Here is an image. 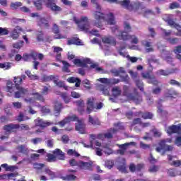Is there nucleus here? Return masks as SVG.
<instances>
[{
  "label": "nucleus",
  "instance_id": "obj_1",
  "mask_svg": "<svg viewBox=\"0 0 181 181\" xmlns=\"http://www.w3.org/2000/svg\"><path fill=\"white\" fill-rule=\"evenodd\" d=\"M92 4H94L96 11L93 13L94 20L92 21V25L97 28H101L103 21H105L107 25H115V18L114 14L110 13L105 15L101 12V6L97 2V0H91Z\"/></svg>",
  "mask_w": 181,
  "mask_h": 181
},
{
  "label": "nucleus",
  "instance_id": "obj_2",
  "mask_svg": "<svg viewBox=\"0 0 181 181\" xmlns=\"http://www.w3.org/2000/svg\"><path fill=\"white\" fill-rule=\"evenodd\" d=\"M25 79H26L25 75H21V76H15L14 83L16 85L12 83V82H8L7 91L8 93H13V91H15V88H16L18 91H16L15 93L16 98H21V97H25V95H28L29 90L19 86V84H22L23 80H25Z\"/></svg>",
  "mask_w": 181,
  "mask_h": 181
},
{
  "label": "nucleus",
  "instance_id": "obj_3",
  "mask_svg": "<svg viewBox=\"0 0 181 181\" xmlns=\"http://www.w3.org/2000/svg\"><path fill=\"white\" fill-rule=\"evenodd\" d=\"M72 21L75 22L76 25H78V28L81 29V30H86V32H89L91 35H94L95 36H98V30H90V23H88V18L86 16H81L80 20L77 19V17L74 16Z\"/></svg>",
  "mask_w": 181,
  "mask_h": 181
},
{
  "label": "nucleus",
  "instance_id": "obj_4",
  "mask_svg": "<svg viewBox=\"0 0 181 181\" xmlns=\"http://www.w3.org/2000/svg\"><path fill=\"white\" fill-rule=\"evenodd\" d=\"M112 32L115 35V36H117V37L122 40H129V39H132V43H134V45H138L139 42L138 37H136L135 35H130L127 32L119 31L117 25L112 27Z\"/></svg>",
  "mask_w": 181,
  "mask_h": 181
},
{
  "label": "nucleus",
  "instance_id": "obj_5",
  "mask_svg": "<svg viewBox=\"0 0 181 181\" xmlns=\"http://www.w3.org/2000/svg\"><path fill=\"white\" fill-rule=\"evenodd\" d=\"M172 144V139H166L161 140L158 143V146L156 148V152H160L161 155H165L166 152H172L173 147L170 145H167L166 143Z\"/></svg>",
  "mask_w": 181,
  "mask_h": 181
},
{
  "label": "nucleus",
  "instance_id": "obj_6",
  "mask_svg": "<svg viewBox=\"0 0 181 181\" xmlns=\"http://www.w3.org/2000/svg\"><path fill=\"white\" fill-rule=\"evenodd\" d=\"M74 63L76 66L78 67H87V64H90V67L92 69H95L98 71H101L103 70L101 68L98 67V64H92L91 60L88 58H86L83 60L81 59H74Z\"/></svg>",
  "mask_w": 181,
  "mask_h": 181
},
{
  "label": "nucleus",
  "instance_id": "obj_7",
  "mask_svg": "<svg viewBox=\"0 0 181 181\" xmlns=\"http://www.w3.org/2000/svg\"><path fill=\"white\" fill-rule=\"evenodd\" d=\"M163 19L165 21L168 22V25L171 26V28H175L178 33L176 34L177 36H181V27L179 25V24H176L175 21L170 19V15L169 14H165L163 16Z\"/></svg>",
  "mask_w": 181,
  "mask_h": 181
},
{
  "label": "nucleus",
  "instance_id": "obj_8",
  "mask_svg": "<svg viewBox=\"0 0 181 181\" xmlns=\"http://www.w3.org/2000/svg\"><path fill=\"white\" fill-rule=\"evenodd\" d=\"M51 17H47V18L43 17H38L37 18V25L40 28H45V29H49L50 28V24L49 23V21H50Z\"/></svg>",
  "mask_w": 181,
  "mask_h": 181
},
{
  "label": "nucleus",
  "instance_id": "obj_9",
  "mask_svg": "<svg viewBox=\"0 0 181 181\" xmlns=\"http://www.w3.org/2000/svg\"><path fill=\"white\" fill-rule=\"evenodd\" d=\"M118 129H124V124L122 123H118L115 126V128L110 129V132L103 134L102 139H104V138H112V134H115Z\"/></svg>",
  "mask_w": 181,
  "mask_h": 181
},
{
  "label": "nucleus",
  "instance_id": "obj_10",
  "mask_svg": "<svg viewBox=\"0 0 181 181\" xmlns=\"http://www.w3.org/2000/svg\"><path fill=\"white\" fill-rule=\"evenodd\" d=\"M132 78L134 80L136 86L139 88L141 91H144V83L139 81L138 78V72H134L132 71H129Z\"/></svg>",
  "mask_w": 181,
  "mask_h": 181
},
{
  "label": "nucleus",
  "instance_id": "obj_11",
  "mask_svg": "<svg viewBox=\"0 0 181 181\" xmlns=\"http://www.w3.org/2000/svg\"><path fill=\"white\" fill-rule=\"evenodd\" d=\"M131 145L135 146V145H136V143L130 142L119 145V148H120V149L117 150V153H119V155H124L125 153V151L128 149V146H131Z\"/></svg>",
  "mask_w": 181,
  "mask_h": 181
},
{
  "label": "nucleus",
  "instance_id": "obj_12",
  "mask_svg": "<svg viewBox=\"0 0 181 181\" xmlns=\"http://www.w3.org/2000/svg\"><path fill=\"white\" fill-rule=\"evenodd\" d=\"M142 77L144 78H148V83L150 84H153L154 86H158L159 82L155 78V76H152L149 74V73H143L141 74Z\"/></svg>",
  "mask_w": 181,
  "mask_h": 181
},
{
  "label": "nucleus",
  "instance_id": "obj_13",
  "mask_svg": "<svg viewBox=\"0 0 181 181\" xmlns=\"http://www.w3.org/2000/svg\"><path fill=\"white\" fill-rule=\"evenodd\" d=\"M103 134H98V136L95 134H90V145H86V144H83V146L85 148H94V141L95 139H103Z\"/></svg>",
  "mask_w": 181,
  "mask_h": 181
},
{
  "label": "nucleus",
  "instance_id": "obj_14",
  "mask_svg": "<svg viewBox=\"0 0 181 181\" xmlns=\"http://www.w3.org/2000/svg\"><path fill=\"white\" fill-rule=\"evenodd\" d=\"M78 168L83 170H91V168L93 167L92 162H84V161H78Z\"/></svg>",
  "mask_w": 181,
  "mask_h": 181
},
{
  "label": "nucleus",
  "instance_id": "obj_15",
  "mask_svg": "<svg viewBox=\"0 0 181 181\" xmlns=\"http://www.w3.org/2000/svg\"><path fill=\"white\" fill-rule=\"evenodd\" d=\"M76 130L78 131L80 134H86V124L83 119L78 120V122L76 124Z\"/></svg>",
  "mask_w": 181,
  "mask_h": 181
},
{
  "label": "nucleus",
  "instance_id": "obj_16",
  "mask_svg": "<svg viewBox=\"0 0 181 181\" xmlns=\"http://www.w3.org/2000/svg\"><path fill=\"white\" fill-rule=\"evenodd\" d=\"M22 32V28L18 26L16 27L10 33V37L13 40H18L19 39V34Z\"/></svg>",
  "mask_w": 181,
  "mask_h": 181
},
{
  "label": "nucleus",
  "instance_id": "obj_17",
  "mask_svg": "<svg viewBox=\"0 0 181 181\" xmlns=\"http://www.w3.org/2000/svg\"><path fill=\"white\" fill-rule=\"evenodd\" d=\"M73 121H76L77 122H78L80 119L77 116H76V115H73L65 118L63 121L60 122L59 124L62 127H64L65 124H67L68 122H71Z\"/></svg>",
  "mask_w": 181,
  "mask_h": 181
},
{
  "label": "nucleus",
  "instance_id": "obj_18",
  "mask_svg": "<svg viewBox=\"0 0 181 181\" xmlns=\"http://www.w3.org/2000/svg\"><path fill=\"white\" fill-rule=\"evenodd\" d=\"M180 127H181V124L172 125L168 127L166 129V131L169 135H171V134H177V132L180 131Z\"/></svg>",
  "mask_w": 181,
  "mask_h": 181
},
{
  "label": "nucleus",
  "instance_id": "obj_19",
  "mask_svg": "<svg viewBox=\"0 0 181 181\" xmlns=\"http://www.w3.org/2000/svg\"><path fill=\"white\" fill-rule=\"evenodd\" d=\"M99 81H100V83H103V84H109V85L118 84V83H119V79H115V78L109 79L105 78H100Z\"/></svg>",
  "mask_w": 181,
  "mask_h": 181
},
{
  "label": "nucleus",
  "instance_id": "obj_20",
  "mask_svg": "<svg viewBox=\"0 0 181 181\" xmlns=\"http://www.w3.org/2000/svg\"><path fill=\"white\" fill-rule=\"evenodd\" d=\"M52 32L54 33H55V35H55L54 36V39H66V35H62L59 33L60 32V30L59 29V25H57V24H54L53 25V27H52Z\"/></svg>",
  "mask_w": 181,
  "mask_h": 181
},
{
  "label": "nucleus",
  "instance_id": "obj_21",
  "mask_svg": "<svg viewBox=\"0 0 181 181\" xmlns=\"http://www.w3.org/2000/svg\"><path fill=\"white\" fill-rule=\"evenodd\" d=\"M173 158H176V156L170 155L168 156V159L170 162V165H171V166H175V168H179V166L181 165V160H173Z\"/></svg>",
  "mask_w": 181,
  "mask_h": 181
},
{
  "label": "nucleus",
  "instance_id": "obj_22",
  "mask_svg": "<svg viewBox=\"0 0 181 181\" xmlns=\"http://www.w3.org/2000/svg\"><path fill=\"white\" fill-rule=\"evenodd\" d=\"M35 124L37 127H40L41 128H45V127L50 125V122L43 121V119L39 117L35 120Z\"/></svg>",
  "mask_w": 181,
  "mask_h": 181
},
{
  "label": "nucleus",
  "instance_id": "obj_23",
  "mask_svg": "<svg viewBox=\"0 0 181 181\" xmlns=\"http://www.w3.org/2000/svg\"><path fill=\"white\" fill-rule=\"evenodd\" d=\"M127 98L129 101H134L136 104H139L142 101V98L139 95L136 94L135 95H129Z\"/></svg>",
  "mask_w": 181,
  "mask_h": 181
},
{
  "label": "nucleus",
  "instance_id": "obj_24",
  "mask_svg": "<svg viewBox=\"0 0 181 181\" xmlns=\"http://www.w3.org/2000/svg\"><path fill=\"white\" fill-rule=\"evenodd\" d=\"M102 42H103V43H106L107 45H112L113 46H115L116 45L115 39L112 37H103Z\"/></svg>",
  "mask_w": 181,
  "mask_h": 181
},
{
  "label": "nucleus",
  "instance_id": "obj_25",
  "mask_svg": "<svg viewBox=\"0 0 181 181\" xmlns=\"http://www.w3.org/2000/svg\"><path fill=\"white\" fill-rule=\"evenodd\" d=\"M54 49V53L57 54L56 59L59 62L62 60V52H63V48L59 47H53Z\"/></svg>",
  "mask_w": 181,
  "mask_h": 181
},
{
  "label": "nucleus",
  "instance_id": "obj_26",
  "mask_svg": "<svg viewBox=\"0 0 181 181\" xmlns=\"http://www.w3.org/2000/svg\"><path fill=\"white\" fill-rule=\"evenodd\" d=\"M18 128L19 124H10L8 125L4 126V131H6V132H12V131L18 129Z\"/></svg>",
  "mask_w": 181,
  "mask_h": 181
},
{
  "label": "nucleus",
  "instance_id": "obj_27",
  "mask_svg": "<svg viewBox=\"0 0 181 181\" xmlns=\"http://www.w3.org/2000/svg\"><path fill=\"white\" fill-rule=\"evenodd\" d=\"M47 7L50 8L51 11L52 12H61L62 8H60L59 6L56 5L54 3L49 2L47 4Z\"/></svg>",
  "mask_w": 181,
  "mask_h": 181
},
{
  "label": "nucleus",
  "instance_id": "obj_28",
  "mask_svg": "<svg viewBox=\"0 0 181 181\" xmlns=\"http://www.w3.org/2000/svg\"><path fill=\"white\" fill-rule=\"evenodd\" d=\"M16 153H23L26 154L29 151L28 150V147L26 146H18L16 149Z\"/></svg>",
  "mask_w": 181,
  "mask_h": 181
},
{
  "label": "nucleus",
  "instance_id": "obj_29",
  "mask_svg": "<svg viewBox=\"0 0 181 181\" xmlns=\"http://www.w3.org/2000/svg\"><path fill=\"white\" fill-rule=\"evenodd\" d=\"M168 174L171 177H175V176H181V171L176 169H170L168 171Z\"/></svg>",
  "mask_w": 181,
  "mask_h": 181
},
{
  "label": "nucleus",
  "instance_id": "obj_30",
  "mask_svg": "<svg viewBox=\"0 0 181 181\" xmlns=\"http://www.w3.org/2000/svg\"><path fill=\"white\" fill-rule=\"evenodd\" d=\"M94 98H90L88 100V107H87V112L88 114H90L91 111H93V109L94 108Z\"/></svg>",
  "mask_w": 181,
  "mask_h": 181
},
{
  "label": "nucleus",
  "instance_id": "obj_31",
  "mask_svg": "<svg viewBox=\"0 0 181 181\" xmlns=\"http://www.w3.org/2000/svg\"><path fill=\"white\" fill-rule=\"evenodd\" d=\"M62 108H63L62 103L56 102L54 105V114L56 117H57V115L60 114V111H62Z\"/></svg>",
  "mask_w": 181,
  "mask_h": 181
},
{
  "label": "nucleus",
  "instance_id": "obj_32",
  "mask_svg": "<svg viewBox=\"0 0 181 181\" xmlns=\"http://www.w3.org/2000/svg\"><path fill=\"white\" fill-rule=\"evenodd\" d=\"M139 115H141L144 119H152V118H153V114L151 112H146L144 113L139 112Z\"/></svg>",
  "mask_w": 181,
  "mask_h": 181
},
{
  "label": "nucleus",
  "instance_id": "obj_33",
  "mask_svg": "<svg viewBox=\"0 0 181 181\" xmlns=\"http://www.w3.org/2000/svg\"><path fill=\"white\" fill-rule=\"evenodd\" d=\"M66 80L69 83H76V84H75L76 87H80L81 81L80 79H78V78L71 77V78H68Z\"/></svg>",
  "mask_w": 181,
  "mask_h": 181
},
{
  "label": "nucleus",
  "instance_id": "obj_34",
  "mask_svg": "<svg viewBox=\"0 0 181 181\" xmlns=\"http://www.w3.org/2000/svg\"><path fill=\"white\" fill-rule=\"evenodd\" d=\"M143 46H145L146 52L147 53H149L150 52H153V48L151 47V45H152V42H148V41H142Z\"/></svg>",
  "mask_w": 181,
  "mask_h": 181
},
{
  "label": "nucleus",
  "instance_id": "obj_35",
  "mask_svg": "<svg viewBox=\"0 0 181 181\" xmlns=\"http://www.w3.org/2000/svg\"><path fill=\"white\" fill-rule=\"evenodd\" d=\"M53 153L54 155H55V156H57L59 159H61V160L64 159V153H63L62 150L57 148L53 151Z\"/></svg>",
  "mask_w": 181,
  "mask_h": 181
},
{
  "label": "nucleus",
  "instance_id": "obj_36",
  "mask_svg": "<svg viewBox=\"0 0 181 181\" xmlns=\"http://www.w3.org/2000/svg\"><path fill=\"white\" fill-rule=\"evenodd\" d=\"M100 90L102 91L103 94L104 95H110V88L108 86H105L104 85H100Z\"/></svg>",
  "mask_w": 181,
  "mask_h": 181
},
{
  "label": "nucleus",
  "instance_id": "obj_37",
  "mask_svg": "<svg viewBox=\"0 0 181 181\" xmlns=\"http://www.w3.org/2000/svg\"><path fill=\"white\" fill-rule=\"evenodd\" d=\"M121 92H122L121 88L118 86H115L112 89V95H114V97H118V95H120Z\"/></svg>",
  "mask_w": 181,
  "mask_h": 181
},
{
  "label": "nucleus",
  "instance_id": "obj_38",
  "mask_svg": "<svg viewBox=\"0 0 181 181\" xmlns=\"http://www.w3.org/2000/svg\"><path fill=\"white\" fill-rule=\"evenodd\" d=\"M12 67V64L10 62L0 63V69H4V70H9Z\"/></svg>",
  "mask_w": 181,
  "mask_h": 181
},
{
  "label": "nucleus",
  "instance_id": "obj_39",
  "mask_svg": "<svg viewBox=\"0 0 181 181\" xmlns=\"http://www.w3.org/2000/svg\"><path fill=\"white\" fill-rule=\"evenodd\" d=\"M43 57H45L43 54H37V52L32 53V58L33 60H37V59H39V60H43Z\"/></svg>",
  "mask_w": 181,
  "mask_h": 181
},
{
  "label": "nucleus",
  "instance_id": "obj_40",
  "mask_svg": "<svg viewBox=\"0 0 181 181\" xmlns=\"http://www.w3.org/2000/svg\"><path fill=\"white\" fill-rule=\"evenodd\" d=\"M42 4H43V0H34V5L37 11L42 10Z\"/></svg>",
  "mask_w": 181,
  "mask_h": 181
},
{
  "label": "nucleus",
  "instance_id": "obj_41",
  "mask_svg": "<svg viewBox=\"0 0 181 181\" xmlns=\"http://www.w3.org/2000/svg\"><path fill=\"white\" fill-rule=\"evenodd\" d=\"M61 179L62 180H76L77 177L74 175L70 174L66 175V177H62Z\"/></svg>",
  "mask_w": 181,
  "mask_h": 181
},
{
  "label": "nucleus",
  "instance_id": "obj_42",
  "mask_svg": "<svg viewBox=\"0 0 181 181\" xmlns=\"http://www.w3.org/2000/svg\"><path fill=\"white\" fill-rule=\"evenodd\" d=\"M67 155H69L70 156H76V158H78L80 156V153L76 151V150L73 149H69L66 151Z\"/></svg>",
  "mask_w": 181,
  "mask_h": 181
},
{
  "label": "nucleus",
  "instance_id": "obj_43",
  "mask_svg": "<svg viewBox=\"0 0 181 181\" xmlns=\"http://www.w3.org/2000/svg\"><path fill=\"white\" fill-rule=\"evenodd\" d=\"M76 105L78 107V111H80L81 114H83V111H84L83 108V107H84V102L83 100H78L76 102Z\"/></svg>",
  "mask_w": 181,
  "mask_h": 181
},
{
  "label": "nucleus",
  "instance_id": "obj_44",
  "mask_svg": "<svg viewBox=\"0 0 181 181\" xmlns=\"http://www.w3.org/2000/svg\"><path fill=\"white\" fill-rule=\"evenodd\" d=\"M45 173L49 176L50 179H54V177H56V175L54 174V173L53 171H52L49 168H45Z\"/></svg>",
  "mask_w": 181,
  "mask_h": 181
},
{
  "label": "nucleus",
  "instance_id": "obj_45",
  "mask_svg": "<svg viewBox=\"0 0 181 181\" xmlns=\"http://www.w3.org/2000/svg\"><path fill=\"white\" fill-rule=\"evenodd\" d=\"M54 84H56V86H57L58 87H64V88L65 89V90H67V86H64V82H63V81H57V79H54Z\"/></svg>",
  "mask_w": 181,
  "mask_h": 181
},
{
  "label": "nucleus",
  "instance_id": "obj_46",
  "mask_svg": "<svg viewBox=\"0 0 181 181\" xmlns=\"http://www.w3.org/2000/svg\"><path fill=\"white\" fill-rule=\"evenodd\" d=\"M25 74L30 78V80H37L39 77L36 75H33L30 71H25Z\"/></svg>",
  "mask_w": 181,
  "mask_h": 181
},
{
  "label": "nucleus",
  "instance_id": "obj_47",
  "mask_svg": "<svg viewBox=\"0 0 181 181\" xmlns=\"http://www.w3.org/2000/svg\"><path fill=\"white\" fill-rule=\"evenodd\" d=\"M19 6H22V3L17 1L15 3H11V9H18V8H19Z\"/></svg>",
  "mask_w": 181,
  "mask_h": 181
},
{
  "label": "nucleus",
  "instance_id": "obj_48",
  "mask_svg": "<svg viewBox=\"0 0 181 181\" xmlns=\"http://www.w3.org/2000/svg\"><path fill=\"white\" fill-rule=\"evenodd\" d=\"M68 45H77L78 46H80V45H83L82 44V42H81V40H69L68 41Z\"/></svg>",
  "mask_w": 181,
  "mask_h": 181
},
{
  "label": "nucleus",
  "instance_id": "obj_49",
  "mask_svg": "<svg viewBox=\"0 0 181 181\" xmlns=\"http://www.w3.org/2000/svg\"><path fill=\"white\" fill-rule=\"evenodd\" d=\"M62 63H63V65H64L63 69H62L63 71H66V73H69L70 70H69V67H70V64H69V63H67L66 62H64V61H63Z\"/></svg>",
  "mask_w": 181,
  "mask_h": 181
},
{
  "label": "nucleus",
  "instance_id": "obj_50",
  "mask_svg": "<svg viewBox=\"0 0 181 181\" xmlns=\"http://www.w3.org/2000/svg\"><path fill=\"white\" fill-rule=\"evenodd\" d=\"M43 32L42 31H37V40H38V42H43Z\"/></svg>",
  "mask_w": 181,
  "mask_h": 181
},
{
  "label": "nucleus",
  "instance_id": "obj_51",
  "mask_svg": "<svg viewBox=\"0 0 181 181\" xmlns=\"http://www.w3.org/2000/svg\"><path fill=\"white\" fill-rule=\"evenodd\" d=\"M172 73H175L174 71H168L165 70H160L158 71V74L161 76H169V74H172Z\"/></svg>",
  "mask_w": 181,
  "mask_h": 181
},
{
  "label": "nucleus",
  "instance_id": "obj_52",
  "mask_svg": "<svg viewBox=\"0 0 181 181\" xmlns=\"http://www.w3.org/2000/svg\"><path fill=\"white\" fill-rule=\"evenodd\" d=\"M23 41L21 40L18 42H16L13 45V47H14V49H21L22 47V46H23Z\"/></svg>",
  "mask_w": 181,
  "mask_h": 181
},
{
  "label": "nucleus",
  "instance_id": "obj_53",
  "mask_svg": "<svg viewBox=\"0 0 181 181\" xmlns=\"http://www.w3.org/2000/svg\"><path fill=\"white\" fill-rule=\"evenodd\" d=\"M89 122H90V124H92V125H98V124H100V122L98 121V119H94L90 115H89Z\"/></svg>",
  "mask_w": 181,
  "mask_h": 181
},
{
  "label": "nucleus",
  "instance_id": "obj_54",
  "mask_svg": "<svg viewBox=\"0 0 181 181\" xmlns=\"http://www.w3.org/2000/svg\"><path fill=\"white\" fill-rule=\"evenodd\" d=\"M62 98H63L65 104H69L70 103V97L67 95L66 93H62Z\"/></svg>",
  "mask_w": 181,
  "mask_h": 181
},
{
  "label": "nucleus",
  "instance_id": "obj_55",
  "mask_svg": "<svg viewBox=\"0 0 181 181\" xmlns=\"http://www.w3.org/2000/svg\"><path fill=\"white\" fill-rule=\"evenodd\" d=\"M0 35H1V36L9 35V30H8L7 28L0 27Z\"/></svg>",
  "mask_w": 181,
  "mask_h": 181
},
{
  "label": "nucleus",
  "instance_id": "obj_56",
  "mask_svg": "<svg viewBox=\"0 0 181 181\" xmlns=\"http://www.w3.org/2000/svg\"><path fill=\"white\" fill-rule=\"evenodd\" d=\"M132 28L131 25H129V23L125 22L124 23V31L123 32H126V33H128L129 32L132 31Z\"/></svg>",
  "mask_w": 181,
  "mask_h": 181
},
{
  "label": "nucleus",
  "instance_id": "obj_57",
  "mask_svg": "<svg viewBox=\"0 0 181 181\" xmlns=\"http://www.w3.org/2000/svg\"><path fill=\"white\" fill-rule=\"evenodd\" d=\"M173 95H177V92H176V90H170L165 95L166 97H173Z\"/></svg>",
  "mask_w": 181,
  "mask_h": 181
},
{
  "label": "nucleus",
  "instance_id": "obj_58",
  "mask_svg": "<svg viewBox=\"0 0 181 181\" xmlns=\"http://www.w3.org/2000/svg\"><path fill=\"white\" fill-rule=\"evenodd\" d=\"M23 60L24 62H29L30 60V59H33L32 57V53L30 54H25L23 56Z\"/></svg>",
  "mask_w": 181,
  "mask_h": 181
},
{
  "label": "nucleus",
  "instance_id": "obj_59",
  "mask_svg": "<svg viewBox=\"0 0 181 181\" xmlns=\"http://www.w3.org/2000/svg\"><path fill=\"white\" fill-rule=\"evenodd\" d=\"M105 165L108 169H111L114 166V161L111 160H107L105 161Z\"/></svg>",
  "mask_w": 181,
  "mask_h": 181
},
{
  "label": "nucleus",
  "instance_id": "obj_60",
  "mask_svg": "<svg viewBox=\"0 0 181 181\" xmlns=\"http://www.w3.org/2000/svg\"><path fill=\"white\" fill-rule=\"evenodd\" d=\"M48 162H54L56 161V156L53 154H47Z\"/></svg>",
  "mask_w": 181,
  "mask_h": 181
},
{
  "label": "nucleus",
  "instance_id": "obj_61",
  "mask_svg": "<svg viewBox=\"0 0 181 181\" xmlns=\"http://www.w3.org/2000/svg\"><path fill=\"white\" fill-rule=\"evenodd\" d=\"M41 112L42 114H49V112H50V109H49L46 106H43L42 107H41Z\"/></svg>",
  "mask_w": 181,
  "mask_h": 181
},
{
  "label": "nucleus",
  "instance_id": "obj_62",
  "mask_svg": "<svg viewBox=\"0 0 181 181\" xmlns=\"http://www.w3.org/2000/svg\"><path fill=\"white\" fill-rule=\"evenodd\" d=\"M56 77L54 75L44 76V81H52V80H54Z\"/></svg>",
  "mask_w": 181,
  "mask_h": 181
},
{
  "label": "nucleus",
  "instance_id": "obj_63",
  "mask_svg": "<svg viewBox=\"0 0 181 181\" xmlns=\"http://www.w3.org/2000/svg\"><path fill=\"white\" fill-rule=\"evenodd\" d=\"M105 148H106V150H105V153L107 155H111V153H112V149H111V148L110 147V146L106 145V146H105Z\"/></svg>",
  "mask_w": 181,
  "mask_h": 181
},
{
  "label": "nucleus",
  "instance_id": "obj_64",
  "mask_svg": "<svg viewBox=\"0 0 181 181\" xmlns=\"http://www.w3.org/2000/svg\"><path fill=\"white\" fill-rule=\"evenodd\" d=\"M175 144V145H177V146H181V136H178L176 137Z\"/></svg>",
  "mask_w": 181,
  "mask_h": 181
}]
</instances>
